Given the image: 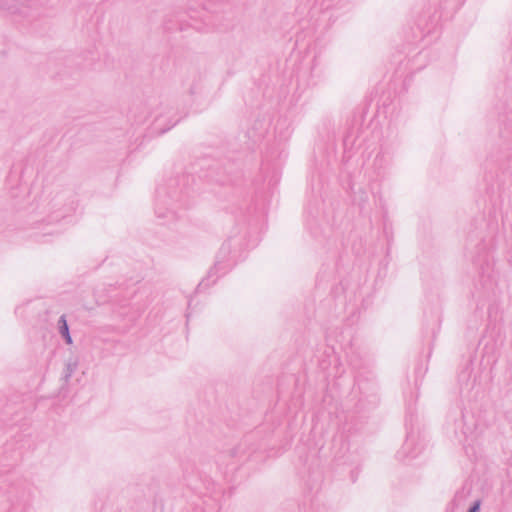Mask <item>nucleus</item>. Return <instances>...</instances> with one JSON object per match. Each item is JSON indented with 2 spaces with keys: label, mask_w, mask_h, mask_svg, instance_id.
Returning <instances> with one entry per match:
<instances>
[{
  "label": "nucleus",
  "mask_w": 512,
  "mask_h": 512,
  "mask_svg": "<svg viewBox=\"0 0 512 512\" xmlns=\"http://www.w3.org/2000/svg\"><path fill=\"white\" fill-rule=\"evenodd\" d=\"M60 322L62 323L61 333L65 337L66 342L68 344H71L72 343V339H71V336L69 334L68 325H67V321H66L65 317H61Z\"/></svg>",
  "instance_id": "nucleus-1"
},
{
  "label": "nucleus",
  "mask_w": 512,
  "mask_h": 512,
  "mask_svg": "<svg viewBox=\"0 0 512 512\" xmlns=\"http://www.w3.org/2000/svg\"><path fill=\"white\" fill-rule=\"evenodd\" d=\"M480 508L479 502L475 503L474 506L470 509L469 512H478Z\"/></svg>",
  "instance_id": "nucleus-2"
}]
</instances>
